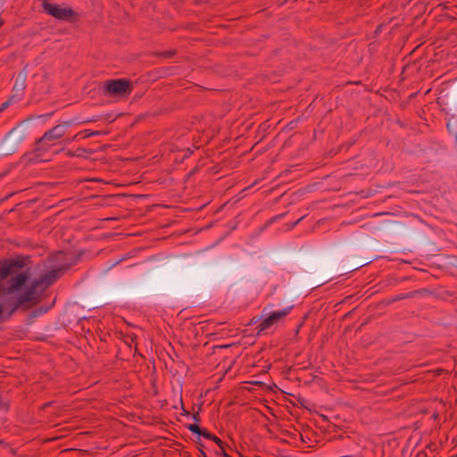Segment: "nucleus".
Returning <instances> with one entry per match:
<instances>
[{"label":"nucleus","instance_id":"5","mask_svg":"<svg viewBox=\"0 0 457 457\" xmlns=\"http://www.w3.org/2000/svg\"><path fill=\"white\" fill-rule=\"evenodd\" d=\"M101 95L116 102L127 98L131 94L132 87H99Z\"/></svg>","mask_w":457,"mask_h":457},{"label":"nucleus","instance_id":"11","mask_svg":"<svg viewBox=\"0 0 457 457\" xmlns=\"http://www.w3.org/2000/svg\"><path fill=\"white\" fill-rule=\"evenodd\" d=\"M172 54H173V53H172V52H170V51L164 52V53L162 54V55H163L165 58H170V57H171V56H172Z\"/></svg>","mask_w":457,"mask_h":457},{"label":"nucleus","instance_id":"6","mask_svg":"<svg viewBox=\"0 0 457 457\" xmlns=\"http://www.w3.org/2000/svg\"><path fill=\"white\" fill-rule=\"evenodd\" d=\"M133 81L130 79L122 78V79H108L104 82V86H132Z\"/></svg>","mask_w":457,"mask_h":457},{"label":"nucleus","instance_id":"18","mask_svg":"<svg viewBox=\"0 0 457 457\" xmlns=\"http://www.w3.org/2000/svg\"><path fill=\"white\" fill-rule=\"evenodd\" d=\"M183 411H184V414L189 415V412L187 411H186L185 409H183Z\"/></svg>","mask_w":457,"mask_h":457},{"label":"nucleus","instance_id":"9","mask_svg":"<svg viewBox=\"0 0 457 457\" xmlns=\"http://www.w3.org/2000/svg\"><path fill=\"white\" fill-rule=\"evenodd\" d=\"M199 436H202L207 439H212L213 435L211 434L207 429L201 428V432L199 433Z\"/></svg>","mask_w":457,"mask_h":457},{"label":"nucleus","instance_id":"13","mask_svg":"<svg viewBox=\"0 0 457 457\" xmlns=\"http://www.w3.org/2000/svg\"><path fill=\"white\" fill-rule=\"evenodd\" d=\"M20 91H22V88L17 89V93L14 96V97L18 96L21 97L22 95V92L19 93Z\"/></svg>","mask_w":457,"mask_h":457},{"label":"nucleus","instance_id":"10","mask_svg":"<svg viewBox=\"0 0 457 457\" xmlns=\"http://www.w3.org/2000/svg\"><path fill=\"white\" fill-rule=\"evenodd\" d=\"M13 99H14V96H12L10 97V99H9V100H7V101L4 102V103L2 104V106H1V108H0V111H3V110H4L5 108H7V107H8V106L12 103V102H14V100H13Z\"/></svg>","mask_w":457,"mask_h":457},{"label":"nucleus","instance_id":"2","mask_svg":"<svg viewBox=\"0 0 457 457\" xmlns=\"http://www.w3.org/2000/svg\"><path fill=\"white\" fill-rule=\"evenodd\" d=\"M292 310V306L286 307L282 310L273 312L258 325V334H261L271 328L276 323L283 320Z\"/></svg>","mask_w":457,"mask_h":457},{"label":"nucleus","instance_id":"15","mask_svg":"<svg viewBox=\"0 0 457 457\" xmlns=\"http://www.w3.org/2000/svg\"><path fill=\"white\" fill-rule=\"evenodd\" d=\"M193 419L195 421L198 422L199 421V418H198V415L197 414H194L193 415Z\"/></svg>","mask_w":457,"mask_h":457},{"label":"nucleus","instance_id":"16","mask_svg":"<svg viewBox=\"0 0 457 457\" xmlns=\"http://www.w3.org/2000/svg\"><path fill=\"white\" fill-rule=\"evenodd\" d=\"M98 134H99V132L96 131V132H92V133L88 134L87 136H93V135H98Z\"/></svg>","mask_w":457,"mask_h":457},{"label":"nucleus","instance_id":"8","mask_svg":"<svg viewBox=\"0 0 457 457\" xmlns=\"http://www.w3.org/2000/svg\"><path fill=\"white\" fill-rule=\"evenodd\" d=\"M187 428L192 433L197 434L198 436H199V433L201 432V428L196 424H189V425L187 426Z\"/></svg>","mask_w":457,"mask_h":457},{"label":"nucleus","instance_id":"14","mask_svg":"<svg viewBox=\"0 0 457 457\" xmlns=\"http://www.w3.org/2000/svg\"><path fill=\"white\" fill-rule=\"evenodd\" d=\"M6 408L5 403L3 402V400L0 398V410Z\"/></svg>","mask_w":457,"mask_h":457},{"label":"nucleus","instance_id":"4","mask_svg":"<svg viewBox=\"0 0 457 457\" xmlns=\"http://www.w3.org/2000/svg\"><path fill=\"white\" fill-rule=\"evenodd\" d=\"M69 127L68 123L63 124H58L52 128L51 129L45 132L43 137L38 140L37 142V147L36 148L37 151L42 150V145L45 141H54L56 139L61 138L66 132L67 129Z\"/></svg>","mask_w":457,"mask_h":457},{"label":"nucleus","instance_id":"20","mask_svg":"<svg viewBox=\"0 0 457 457\" xmlns=\"http://www.w3.org/2000/svg\"><path fill=\"white\" fill-rule=\"evenodd\" d=\"M3 25V21L0 19V27Z\"/></svg>","mask_w":457,"mask_h":457},{"label":"nucleus","instance_id":"3","mask_svg":"<svg viewBox=\"0 0 457 457\" xmlns=\"http://www.w3.org/2000/svg\"><path fill=\"white\" fill-rule=\"evenodd\" d=\"M43 7L48 14L59 20L70 21L75 14L73 10L70 7L53 4L47 2L43 3Z\"/></svg>","mask_w":457,"mask_h":457},{"label":"nucleus","instance_id":"7","mask_svg":"<svg viewBox=\"0 0 457 457\" xmlns=\"http://www.w3.org/2000/svg\"><path fill=\"white\" fill-rule=\"evenodd\" d=\"M211 440L214 441L219 445L220 453H223V454L227 456V454L225 453V449L222 441L214 435L212 436V438Z\"/></svg>","mask_w":457,"mask_h":457},{"label":"nucleus","instance_id":"19","mask_svg":"<svg viewBox=\"0 0 457 457\" xmlns=\"http://www.w3.org/2000/svg\"><path fill=\"white\" fill-rule=\"evenodd\" d=\"M179 147H180V145H178L175 146V149L179 150Z\"/></svg>","mask_w":457,"mask_h":457},{"label":"nucleus","instance_id":"1","mask_svg":"<svg viewBox=\"0 0 457 457\" xmlns=\"http://www.w3.org/2000/svg\"><path fill=\"white\" fill-rule=\"evenodd\" d=\"M61 272V269L52 270L40 278L29 280L23 260H6L0 263V315L5 309L13 312L37 302Z\"/></svg>","mask_w":457,"mask_h":457},{"label":"nucleus","instance_id":"17","mask_svg":"<svg viewBox=\"0 0 457 457\" xmlns=\"http://www.w3.org/2000/svg\"><path fill=\"white\" fill-rule=\"evenodd\" d=\"M187 154H186V155H189V154H192V151H190V150H189V148H187Z\"/></svg>","mask_w":457,"mask_h":457},{"label":"nucleus","instance_id":"12","mask_svg":"<svg viewBox=\"0 0 457 457\" xmlns=\"http://www.w3.org/2000/svg\"><path fill=\"white\" fill-rule=\"evenodd\" d=\"M20 91H22V88L17 89V93L14 96V97L18 96L21 97L22 95V92L19 93Z\"/></svg>","mask_w":457,"mask_h":457},{"label":"nucleus","instance_id":"21","mask_svg":"<svg viewBox=\"0 0 457 457\" xmlns=\"http://www.w3.org/2000/svg\"><path fill=\"white\" fill-rule=\"evenodd\" d=\"M303 218L299 219L298 220H296L295 224L299 223V221L302 220Z\"/></svg>","mask_w":457,"mask_h":457}]
</instances>
